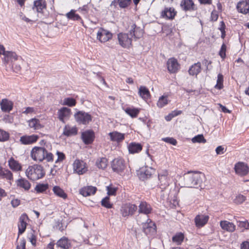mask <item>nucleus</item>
I'll use <instances>...</instances> for the list:
<instances>
[{
	"label": "nucleus",
	"mask_w": 249,
	"mask_h": 249,
	"mask_svg": "<svg viewBox=\"0 0 249 249\" xmlns=\"http://www.w3.org/2000/svg\"><path fill=\"white\" fill-rule=\"evenodd\" d=\"M75 99L72 97H67L63 100V106L66 105L70 107H72L76 105Z\"/></svg>",
	"instance_id": "obj_44"
},
{
	"label": "nucleus",
	"mask_w": 249,
	"mask_h": 249,
	"mask_svg": "<svg viewBox=\"0 0 249 249\" xmlns=\"http://www.w3.org/2000/svg\"><path fill=\"white\" fill-rule=\"evenodd\" d=\"M143 30L141 27L137 26L135 24H133L131 26V29L129 31L130 36L136 40L141 38L143 36Z\"/></svg>",
	"instance_id": "obj_19"
},
{
	"label": "nucleus",
	"mask_w": 249,
	"mask_h": 249,
	"mask_svg": "<svg viewBox=\"0 0 249 249\" xmlns=\"http://www.w3.org/2000/svg\"><path fill=\"white\" fill-rule=\"evenodd\" d=\"M204 178V174L200 172L189 171L183 176L184 185L189 188L202 189Z\"/></svg>",
	"instance_id": "obj_1"
},
{
	"label": "nucleus",
	"mask_w": 249,
	"mask_h": 249,
	"mask_svg": "<svg viewBox=\"0 0 249 249\" xmlns=\"http://www.w3.org/2000/svg\"><path fill=\"white\" fill-rule=\"evenodd\" d=\"M17 185L24 189L25 191H28L31 187V183L26 178L21 177L16 180Z\"/></svg>",
	"instance_id": "obj_28"
},
{
	"label": "nucleus",
	"mask_w": 249,
	"mask_h": 249,
	"mask_svg": "<svg viewBox=\"0 0 249 249\" xmlns=\"http://www.w3.org/2000/svg\"><path fill=\"white\" fill-rule=\"evenodd\" d=\"M119 44L123 48H129L132 44V38L130 33H120L117 35Z\"/></svg>",
	"instance_id": "obj_5"
},
{
	"label": "nucleus",
	"mask_w": 249,
	"mask_h": 249,
	"mask_svg": "<svg viewBox=\"0 0 249 249\" xmlns=\"http://www.w3.org/2000/svg\"><path fill=\"white\" fill-rule=\"evenodd\" d=\"M138 93L140 97L145 100L148 99L150 96V93L148 89L146 87L143 86L140 87Z\"/></svg>",
	"instance_id": "obj_35"
},
{
	"label": "nucleus",
	"mask_w": 249,
	"mask_h": 249,
	"mask_svg": "<svg viewBox=\"0 0 249 249\" xmlns=\"http://www.w3.org/2000/svg\"><path fill=\"white\" fill-rule=\"evenodd\" d=\"M223 75L219 73L217 75V79L215 88L218 89H221L223 88Z\"/></svg>",
	"instance_id": "obj_45"
},
{
	"label": "nucleus",
	"mask_w": 249,
	"mask_h": 249,
	"mask_svg": "<svg viewBox=\"0 0 249 249\" xmlns=\"http://www.w3.org/2000/svg\"><path fill=\"white\" fill-rule=\"evenodd\" d=\"M11 68L12 69L13 71L16 73H18L21 69V67L19 64H16L14 62L10 64Z\"/></svg>",
	"instance_id": "obj_55"
},
{
	"label": "nucleus",
	"mask_w": 249,
	"mask_h": 249,
	"mask_svg": "<svg viewBox=\"0 0 249 249\" xmlns=\"http://www.w3.org/2000/svg\"><path fill=\"white\" fill-rule=\"evenodd\" d=\"M162 140L167 143L171 144L173 145H176L177 144V140L172 137H166L162 139Z\"/></svg>",
	"instance_id": "obj_54"
},
{
	"label": "nucleus",
	"mask_w": 249,
	"mask_h": 249,
	"mask_svg": "<svg viewBox=\"0 0 249 249\" xmlns=\"http://www.w3.org/2000/svg\"><path fill=\"white\" fill-rule=\"evenodd\" d=\"M47 4L45 0H35L34 1L32 9L38 13V16L40 18H43L42 16L47 17V15H44V10L46 9Z\"/></svg>",
	"instance_id": "obj_9"
},
{
	"label": "nucleus",
	"mask_w": 249,
	"mask_h": 249,
	"mask_svg": "<svg viewBox=\"0 0 249 249\" xmlns=\"http://www.w3.org/2000/svg\"><path fill=\"white\" fill-rule=\"evenodd\" d=\"M238 223V226L241 228H244L245 229H249V222L248 220L244 221H239L237 222Z\"/></svg>",
	"instance_id": "obj_60"
},
{
	"label": "nucleus",
	"mask_w": 249,
	"mask_h": 249,
	"mask_svg": "<svg viewBox=\"0 0 249 249\" xmlns=\"http://www.w3.org/2000/svg\"><path fill=\"white\" fill-rule=\"evenodd\" d=\"M234 170L236 173L240 176L247 175L249 172L248 165L243 162H238L234 166Z\"/></svg>",
	"instance_id": "obj_14"
},
{
	"label": "nucleus",
	"mask_w": 249,
	"mask_h": 249,
	"mask_svg": "<svg viewBox=\"0 0 249 249\" xmlns=\"http://www.w3.org/2000/svg\"><path fill=\"white\" fill-rule=\"evenodd\" d=\"M131 0H118V3L120 8H125L130 4Z\"/></svg>",
	"instance_id": "obj_49"
},
{
	"label": "nucleus",
	"mask_w": 249,
	"mask_h": 249,
	"mask_svg": "<svg viewBox=\"0 0 249 249\" xmlns=\"http://www.w3.org/2000/svg\"><path fill=\"white\" fill-rule=\"evenodd\" d=\"M117 188L113 187L111 186H108L107 187V194L109 196H115L116 194Z\"/></svg>",
	"instance_id": "obj_56"
},
{
	"label": "nucleus",
	"mask_w": 249,
	"mask_h": 249,
	"mask_svg": "<svg viewBox=\"0 0 249 249\" xmlns=\"http://www.w3.org/2000/svg\"><path fill=\"white\" fill-rule=\"evenodd\" d=\"M152 171V168H148L147 167L142 168L138 172V176L141 180L144 181L151 177Z\"/></svg>",
	"instance_id": "obj_21"
},
{
	"label": "nucleus",
	"mask_w": 249,
	"mask_h": 249,
	"mask_svg": "<svg viewBox=\"0 0 249 249\" xmlns=\"http://www.w3.org/2000/svg\"><path fill=\"white\" fill-rule=\"evenodd\" d=\"M4 173V178H6L7 180H9L13 179V175L10 170L8 169H5Z\"/></svg>",
	"instance_id": "obj_57"
},
{
	"label": "nucleus",
	"mask_w": 249,
	"mask_h": 249,
	"mask_svg": "<svg viewBox=\"0 0 249 249\" xmlns=\"http://www.w3.org/2000/svg\"><path fill=\"white\" fill-rule=\"evenodd\" d=\"M96 165L99 169H105L107 165V159L106 158H101L98 159L96 162Z\"/></svg>",
	"instance_id": "obj_40"
},
{
	"label": "nucleus",
	"mask_w": 249,
	"mask_h": 249,
	"mask_svg": "<svg viewBox=\"0 0 249 249\" xmlns=\"http://www.w3.org/2000/svg\"><path fill=\"white\" fill-rule=\"evenodd\" d=\"M137 209V206L135 204L125 203L121 206L120 213L123 217L127 218L129 216H132Z\"/></svg>",
	"instance_id": "obj_3"
},
{
	"label": "nucleus",
	"mask_w": 249,
	"mask_h": 249,
	"mask_svg": "<svg viewBox=\"0 0 249 249\" xmlns=\"http://www.w3.org/2000/svg\"><path fill=\"white\" fill-rule=\"evenodd\" d=\"M152 209L150 205L145 201H141L139 206L138 212L140 213H143L148 215L152 212Z\"/></svg>",
	"instance_id": "obj_27"
},
{
	"label": "nucleus",
	"mask_w": 249,
	"mask_h": 249,
	"mask_svg": "<svg viewBox=\"0 0 249 249\" xmlns=\"http://www.w3.org/2000/svg\"><path fill=\"white\" fill-rule=\"evenodd\" d=\"M112 34L108 30L100 28L97 34V38L101 42H106L111 39Z\"/></svg>",
	"instance_id": "obj_12"
},
{
	"label": "nucleus",
	"mask_w": 249,
	"mask_h": 249,
	"mask_svg": "<svg viewBox=\"0 0 249 249\" xmlns=\"http://www.w3.org/2000/svg\"><path fill=\"white\" fill-rule=\"evenodd\" d=\"M11 204L13 208H16L20 204V200L18 199H13L11 201Z\"/></svg>",
	"instance_id": "obj_64"
},
{
	"label": "nucleus",
	"mask_w": 249,
	"mask_h": 249,
	"mask_svg": "<svg viewBox=\"0 0 249 249\" xmlns=\"http://www.w3.org/2000/svg\"><path fill=\"white\" fill-rule=\"evenodd\" d=\"M168 103V100L167 99V96L162 95L160 97L159 100L157 103V106L160 108L164 107L165 106L167 105Z\"/></svg>",
	"instance_id": "obj_43"
},
{
	"label": "nucleus",
	"mask_w": 249,
	"mask_h": 249,
	"mask_svg": "<svg viewBox=\"0 0 249 249\" xmlns=\"http://www.w3.org/2000/svg\"><path fill=\"white\" fill-rule=\"evenodd\" d=\"M33 167L34 168V173L37 175L36 179L42 178L45 176V172L41 165L35 164Z\"/></svg>",
	"instance_id": "obj_31"
},
{
	"label": "nucleus",
	"mask_w": 249,
	"mask_h": 249,
	"mask_svg": "<svg viewBox=\"0 0 249 249\" xmlns=\"http://www.w3.org/2000/svg\"><path fill=\"white\" fill-rule=\"evenodd\" d=\"M76 121L79 124L86 125L92 120V117L89 113L78 111L74 114Z\"/></svg>",
	"instance_id": "obj_6"
},
{
	"label": "nucleus",
	"mask_w": 249,
	"mask_h": 249,
	"mask_svg": "<svg viewBox=\"0 0 249 249\" xmlns=\"http://www.w3.org/2000/svg\"><path fill=\"white\" fill-rule=\"evenodd\" d=\"M10 133L0 128V142H7L10 140Z\"/></svg>",
	"instance_id": "obj_41"
},
{
	"label": "nucleus",
	"mask_w": 249,
	"mask_h": 249,
	"mask_svg": "<svg viewBox=\"0 0 249 249\" xmlns=\"http://www.w3.org/2000/svg\"><path fill=\"white\" fill-rule=\"evenodd\" d=\"M49 188V185L48 183L39 182L37 183L34 190H32V192H36V194L46 193Z\"/></svg>",
	"instance_id": "obj_26"
},
{
	"label": "nucleus",
	"mask_w": 249,
	"mask_h": 249,
	"mask_svg": "<svg viewBox=\"0 0 249 249\" xmlns=\"http://www.w3.org/2000/svg\"><path fill=\"white\" fill-rule=\"evenodd\" d=\"M46 152V148L44 146H34L31 151L30 156L34 161L39 162L44 160V155Z\"/></svg>",
	"instance_id": "obj_2"
},
{
	"label": "nucleus",
	"mask_w": 249,
	"mask_h": 249,
	"mask_svg": "<svg viewBox=\"0 0 249 249\" xmlns=\"http://www.w3.org/2000/svg\"><path fill=\"white\" fill-rule=\"evenodd\" d=\"M71 115V109L68 107H63V120L65 119H69Z\"/></svg>",
	"instance_id": "obj_51"
},
{
	"label": "nucleus",
	"mask_w": 249,
	"mask_h": 249,
	"mask_svg": "<svg viewBox=\"0 0 249 249\" xmlns=\"http://www.w3.org/2000/svg\"><path fill=\"white\" fill-rule=\"evenodd\" d=\"M34 167L33 165L29 166L28 168L26 170L25 174L26 177L30 180H32L31 177H30V175H32L34 173Z\"/></svg>",
	"instance_id": "obj_59"
},
{
	"label": "nucleus",
	"mask_w": 249,
	"mask_h": 249,
	"mask_svg": "<svg viewBox=\"0 0 249 249\" xmlns=\"http://www.w3.org/2000/svg\"><path fill=\"white\" fill-rule=\"evenodd\" d=\"M125 167L124 161L122 158H115L111 162L112 170L118 174L122 172L124 170Z\"/></svg>",
	"instance_id": "obj_10"
},
{
	"label": "nucleus",
	"mask_w": 249,
	"mask_h": 249,
	"mask_svg": "<svg viewBox=\"0 0 249 249\" xmlns=\"http://www.w3.org/2000/svg\"><path fill=\"white\" fill-rule=\"evenodd\" d=\"M77 133V129L76 127H70L65 126L63 130V135L67 136L75 135Z\"/></svg>",
	"instance_id": "obj_38"
},
{
	"label": "nucleus",
	"mask_w": 249,
	"mask_h": 249,
	"mask_svg": "<svg viewBox=\"0 0 249 249\" xmlns=\"http://www.w3.org/2000/svg\"><path fill=\"white\" fill-rule=\"evenodd\" d=\"M184 238V234L181 232H178L173 236L172 241L177 243L178 245H180L183 242Z\"/></svg>",
	"instance_id": "obj_42"
},
{
	"label": "nucleus",
	"mask_w": 249,
	"mask_h": 249,
	"mask_svg": "<svg viewBox=\"0 0 249 249\" xmlns=\"http://www.w3.org/2000/svg\"><path fill=\"white\" fill-rule=\"evenodd\" d=\"M53 191L56 196L62 198V189L59 186H54L53 188Z\"/></svg>",
	"instance_id": "obj_50"
},
{
	"label": "nucleus",
	"mask_w": 249,
	"mask_h": 249,
	"mask_svg": "<svg viewBox=\"0 0 249 249\" xmlns=\"http://www.w3.org/2000/svg\"><path fill=\"white\" fill-rule=\"evenodd\" d=\"M53 155L51 152H48L46 149V152L44 155V160H46L48 162H52L53 160Z\"/></svg>",
	"instance_id": "obj_58"
},
{
	"label": "nucleus",
	"mask_w": 249,
	"mask_h": 249,
	"mask_svg": "<svg viewBox=\"0 0 249 249\" xmlns=\"http://www.w3.org/2000/svg\"><path fill=\"white\" fill-rule=\"evenodd\" d=\"M1 110L3 112L9 113L14 108L13 101L7 98L2 99L0 102Z\"/></svg>",
	"instance_id": "obj_15"
},
{
	"label": "nucleus",
	"mask_w": 249,
	"mask_h": 249,
	"mask_svg": "<svg viewBox=\"0 0 249 249\" xmlns=\"http://www.w3.org/2000/svg\"><path fill=\"white\" fill-rule=\"evenodd\" d=\"M95 135L93 130H88L82 132L81 138L83 142L86 144H89L93 142Z\"/></svg>",
	"instance_id": "obj_20"
},
{
	"label": "nucleus",
	"mask_w": 249,
	"mask_h": 249,
	"mask_svg": "<svg viewBox=\"0 0 249 249\" xmlns=\"http://www.w3.org/2000/svg\"><path fill=\"white\" fill-rule=\"evenodd\" d=\"M97 191V188L92 186H88L82 188L79 190V193L83 196H88L94 195Z\"/></svg>",
	"instance_id": "obj_25"
},
{
	"label": "nucleus",
	"mask_w": 249,
	"mask_h": 249,
	"mask_svg": "<svg viewBox=\"0 0 249 249\" xmlns=\"http://www.w3.org/2000/svg\"><path fill=\"white\" fill-rule=\"evenodd\" d=\"M8 162L10 169L13 172H17L22 170V165L18 160H15L13 157H11L9 159Z\"/></svg>",
	"instance_id": "obj_23"
},
{
	"label": "nucleus",
	"mask_w": 249,
	"mask_h": 249,
	"mask_svg": "<svg viewBox=\"0 0 249 249\" xmlns=\"http://www.w3.org/2000/svg\"><path fill=\"white\" fill-rule=\"evenodd\" d=\"M177 14L175 9L173 7H165L160 13V17L166 19L172 20Z\"/></svg>",
	"instance_id": "obj_17"
},
{
	"label": "nucleus",
	"mask_w": 249,
	"mask_h": 249,
	"mask_svg": "<svg viewBox=\"0 0 249 249\" xmlns=\"http://www.w3.org/2000/svg\"><path fill=\"white\" fill-rule=\"evenodd\" d=\"M71 246V241L68 238L63 237V249H68Z\"/></svg>",
	"instance_id": "obj_61"
},
{
	"label": "nucleus",
	"mask_w": 249,
	"mask_h": 249,
	"mask_svg": "<svg viewBox=\"0 0 249 249\" xmlns=\"http://www.w3.org/2000/svg\"><path fill=\"white\" fill-rule=\"evenodd\" d=\"M73 170L79 175H83L87 171L86 164L79 160H76L73 163Z\"/></svg>",
	"instance_id": "obj_13"
},
{
	"label": "nucleus",
	"mask_w": 249,
	"mask_h": 249,
	"mask_svg": "<svg viewBox=\"0 0 249 249\" xmlns=\"http://www.w3.org/2000/svg\"><path fill=\"white\" fill-rule=\"evenodd\" d=\"M33 231V233H31V236L29 237V239L31 244L34 246L36 247V240L37 237L36 235L35 234V231L32 229Z\"/></svg>",
	"instance_id": "obj_52"
},
{
	"label": "nucleus",
	"mask_w": 249,
	"mask_h": 249,
	"mask_svg": "<svg viewBox=\"0 0 249 249\" xmlns=\"http://www.w3.org/2000/svg\"><path fill=\"white\" fill-rule=\"evenodd\" d=\"M220 226L223 230L229 232H233L235 230V226L232 223L228 221H221Z\"/></svg>",
	"instance_id": "obj_33"
},
{
	"label": "nucleus",
	"mask_w": 249,
	"mask_h": 249,
	"mask_svg": "<svg viewBox=\"0 0 249 249\" xmlns=\"http://www.w3.org/2000/svg\"><path fill=\"white\" fill-rule=\"evenodd\" d=\"M208 219V216L197 215L195 219L196 226L197 227L203 226L207 223Z\"/></svg>",
	"instance_id": "obj_36"
},
{
	"label": "nucleus",
	"mask_w": 249,
	"mask_h": 249,
	"mask_svg": "<svg viewBox=\"0 0 249 249\" xmlns=\"http://www.w3.org/2000/svg\"><path fill=\"white\" fill-rule=\"evenodd\" d=\"M142 231L147 236L155 235L157 231L155 223L148 219L145 223L142 224Z\"/></svg>",
	"instance_id": "obj_7"
},
{
	"label": "nucleus",
	"mask_w": 249,
	"mask_h": 249,
	"mask_svg": "<svg viewBox=\"0 0 249 249\" xmlns=\"http://www.w3.org/2000/svg\"><path fill=\"white\" fill-rule=\"evenodd\" d=\"M167 67L170 73H177L179 69V65L175 58H171L167 62Z\"/></svg>",
	"instance_id": "obj_18"
},
{
	"label": "nucleus",
	"mask_w": 249,
	"mask_h": 249,
	"mask_svg": "<svg viewBox=\"0 0 249 249\" xmlns=\"http://www.w3.org/2000/svg\"><path fill=\"white\" fill-rule=\"evenodd\" d=\"M15 114V113H13L10 114H5L2 120L5 123L12 124L14 122V116L13 115Z\"/></svg>",
	"instance_id": "obj_47"
},
{
	"label": "nucleus",
	"mask_w": 249,
	"mask_h": 249,
	"mask_svg": "<svg viewBox=\"0 0 249 249\" xmlns=\"http://www.w3.org/2000/svg\"><path fill=\"white\" fill-rule=\"evenodd\" d=\"M101 205L102 206L107 209H110L113 206V204L110 202L109 196H106L102 199Z\"/></svg>",
	"instance_id": "obj_46"
},
{
	"label": "nucleus",
	"mask_w": 249,
	"mask_h": 249,
	"mask_svg": "<svg viewBox=\"0 0 249 249\" xmlns=\"http://www.w3.org/2000/svg\"><path fill=\"white\" fill-rule=\"evenodd\" d=\"M26 240L24 238H22V239L21 240L20 245H17L16 249H26Z\"/></svg>",
	"instance_id": "obj_63"
},
{
	"label": "nucleus",
	"mask_w": 249,
	"mask_h": 249,
	"mask_svg": "<svg viewBox=\"0 0 249 249\" xmlns=\"http://www.w3.org/2000/svg\"><path fill=\"white\" fill-rule=\"evenodd\" d=\"M124 111L131 118H136L140 113V109L134 107H128L124 109Z\"/></svg>",
	"instance_id": "obj_37"
},
{
	"label": "nucleus",
	"mask_w": 249,
	"mask_h": 249,
	"mask_svg": "<svg viewBox=\"0 0 249 249\" xmlns=\"http://www.w3.org/2000/svg\"><path fill=\"white\" fill-rule=\"evenodd\" d=\"M180 6L185 11H191L196 9L195 3L192 0H182Z\"/></svg>",
	"instance_id": "obj_24"
},
{
	"label": "nucleus",
	"mask_w": 249,
	"mask_h": 249,
	"mask_svg": "<svg viewBox=\"0 0 249 249\" xmlns=\"http://www.w3.org/2000/svg\"><path fill=\"white\" fill-rule=\"evenodd\" d=\"M110 140L117 142H120L124 139L125 134L117 131H113L109 133Z\"/></svg>",
	"instance_id": "obj_30"
},
{
	"label": "nucleus",
	"mask_w": 249,
	"mask_h": 249,
	"mask_svg": "<svg viewBox=\"0 0 249 249\" xmlns=\"http://www.w3.org/2000/svg\"><path fill=\"white\" fill-rule=\"evenodd\" d=\"M201 71V63L197 62L192 65L188 70L189 75L196 76Z\"/></svg>",
	"instance_id": "obj_29"
},
{
	"label": "nucleus",
	"mask_w": 249,
	"mask_h": 249,
	"mask_svg": "<svg viewBox=\"0 0 249 249\" xmlns=\"http://www.w3.org/2000/svg\"><path fill=\"white\" fill-rule=\"evenodd\" d=\"M66 17L69 19L83 21L80 16L78 14H75V11L74 10H71L70 12L66 14Z\"/></svg>",
	"instance_id": "obj_39"
},
{
	"label": "nucleus",
	"mask_w": 249,
	"mask_h": 249,
	"mask_svg": "<svg viewBox=\"0 0 249 249\" xmlns=\"http://www.w3.org/2000/svg\"><path fill=\"white\" fill-rule=\"evenodd\" d=\"M226 48L227 47L225 44L223 43L219 52V55L222 59H224L226 57Z\"/></svg>",
	"instance_id": "obj_53"
},
{
	"label": "nucleus",
	"mask_w": 249,
	"mask_h": 249,
	"mask_svg": "<svg viewBox=\"0 0 249 249\" xmlns=\"http://www.w3.org/2000/svg\"><path fill=\"white\" fill-rule=\"evenodd\" d=\"M3 55L1 60L2 63L5 66L9 63H13L14 61L18 60L19 58L22 59L21 56H18L16 52L12 51H7Z\"/></svg>",
	"instance_id": "obj_8"
},
{
	"label": "nucleus",
	"mask_w": 249,
	"mask_h": 249,
	"mask_svg": "<svg viewBox=\"0 0 249 249\" xmlns=\"http://www.w3.org/2000/svg\"><path fill=\"white\" fill-rule=\"evenodd\" d=\"M128 149L131 154L138 153L142 151V145L141 143L132 142L128 145Z\"/></svg>",
	"instance_id": "obj_32"
},
{
	"label": "nucleus",
	"mask_w": 249,
	"mask_h": 249,
	"mask_svg": "<svg viewBox=\"0 0 249 249\" xmlns=\"http://www.w3.org/2000/svg\"><path fill=\"white\" fill-rule=\"evenodd\" d=\"M192 142L193 143L196 142H205L206 140L204 139V137L202 134H198L192 139Z\"/></svg>",
	"instance_id": "obj_48"
},
{
	"label": "nucleus",
	"mask_w": 249,
	"mask_h": 249,
	"mask_svg": "<svg viewBox=\"0 0 249 249\" xmlns=\"http://www.w3.org/2000/svg\"><path fill=\"white\" fill-rule=\"evenodd\" d=\"M158 178L160 183L159 187L161 191L166 189L169 185L170 178L168 175V172L167 170H163L158 174Z\"/></svg>",
	"instance_id": "obj_4"
},
{
	"label": "nucleus",
	"mask_w": 249,
	"mask_h": 249,
	"mask_svg": "<svg viewBox=\"0 0 249 249\" xmlns=\"http://www.w3.org/2000/svg\"><path fill=\"white\" fill-rule=\"evenodd\" d=\"M38 139L39 136L36 134L24 135L20 137L19 141L22 144L30 145L35 143Z\"/></svg>",
	"instance_id": "obj_16"
},
{
	"label": "nucleus",
	"mask_w": 249,
	"mask_h": 249,
	"mask_svg": "<svg viewBox=\"0 0 249 249\" xmlns=\"http://www.w3.org/2000/svg\"><path fill=\"white\" fill-rule=\"evenodd\" d=\"M246 200V197L242 195L237 196L235 199V202L237 203H242Z\"/></svg>",
	"instance_id": "obj_62"
},
{
	"label": "nucleus",
	"mask_w": 249,
	"mask_h": 249,
	"mask_svg": "<svg viewBox=\"0 0 249 249\" xmlns=\"http://www.w3.org/2000/svg\"><path fill=\"white\" fill-rule=\"evenodd\" d=\"M28 122L29 126L35 130L39 129L44 127V125L40 124V120L36 117L31 119Z\"/></svg>",
	"instance_id": "obj_34"
},
{
	"label": "nucleus",
	"mask_w": 249,
	"mask_h": 249,
	"mask_svg": "<svg viewBox=\"0 0 249 249\" xmlns=\"http://www.w3.org/2000/svg\"><path fill=\"white\" fill-rule=\"evenodd\" d=\"M238 11L246 14L249 13V0H243L238 2L236 5Z\"/></svg>",
	"instance_id": "obj_22"
},
{
	"label": "nucleus",
	"mask_w": 249,
	"mask_h": 249,
	"mask_svg": "<svg viewBox=\"0 0 249 249\" xmlns=\"http://www.w3.org/2000/svg\"><path fill=\"white\" fill-rule=\"evenodd\" d=\"M26 220H29V218L26 213H23L20 216L19 218V223L18 224V237L20 235H22L26 231L27 223Z\"/></svg>",
	"instance_id": "obj_11"
}]
</instances>
